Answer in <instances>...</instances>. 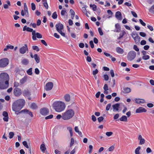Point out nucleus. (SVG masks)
Listing matches in <instances>:
<instances>
[{
    "label": "nucleus",
    "instance_id": "nucleus-1",
    "mask_svg": "<svg viewBox=\"0 0 154 154\" xmlns=\"http://www.w3.org/2000/svg\"><path fill=\"white\" fill-rule=\"evenodd\" d=\"M25 100L23 99L17 100L14 102L12 105V110L15 112H19L25 105Z\"/></svg>",
    "mask_w": 154,
    "mask_h": 154
},
{
    "label": "nucleus",
    "instance_id": "nucleus-2",
    "mask_svg": "<svg viewBox=\"0 0 154 154\" xmlns=\"http://www.w3.org/2000/svg\"><path fill=\"white\" fill-rule=\"evenodd\" d=\"M54 109L58 112H61L65 109L66 105L65 103L61 101H57L53 104Z\"/></svg>",
    "mask_w": 154,
    "mask_h": 154
},
{
    "label": "nucleus",
    "instance_id": "nucleus-3",
    "mask_svg": "<svg viewBox=\"0 0 154 154\" xmlns=\"http://www.w3.org/2000/svg\"><path fill=\"white\" fill-rule=\"evenodd\" d=\"M75 114L74 111L72 109L67 110L63 113V119L68 120L72 118Z\"/></svg>",
    "mask_w": 154,
    "mask_h": 154
},
{
    "label": "nucleus",
    "instance_id": "nucleus-4",
    "mask_svg": "<svg viewBox=\"0 0 154 154\" xmlns=\"http://www.w3.org/2000/svg\"><path fill=\"white\" fill-rule=\"evenodd\" d=\"M9 77L8 74L6 73H2L0 74V83H5L8 87Z\"/></svg>",
    "mask_w": 154,
    "mask_h": 154
},
{
    "label": "nucleus",
    "instance_id": "nucleus-5",
    "mask_svg": "<svg viewBox=\"0 0 154 154\" xmlns=\"http://www.w3.org/2000/svg\"><path fill=\"white\" fill-rule=\"evenodd\" d=\"M9 63V60L7 58H3L0 60V67H5Z\"/></svg>",
    "mask_w": 154,
    "mask_h": 154
},
{
    "label": "nucleus",
    "instance_id": "nucleus-6",
    "mask_svg": "<svg viewBox=\"0 0 154 154\" xmlns=\"http://www.w3.org/2000/svg\"><path fill=\"white\" fill-rule=\"evenodd\" d=\"M136 56V53L134 51H131L128 53L127 58L128 60L131 61L135 58Z\"/></svg>",
    "mask_w": 154,
    "mask_h": 154
},
{
    "label": "nucleus",
    "instance_id": "nucleus-7",
    "mask_svg": "<svg viewBox=\"0 0 154 154\" xmlns=\"http://www.w3.org/2000/svg\"><path fill=\"white\" fill-rule=\"evenodd\" d=\"M13 93L15 96L19 97L22 94V92L20 88H15L14 89Z\"/></svg>",
    "mask_w": 154,
    "mask_h": 154
},
{
    "label": "nucleus",
    "instance_id": "nucleus-8",
    "mask_svg": "<svg viewBox=\"0 0 154 154\" xmlns=\"http://www.w3.org/2000/svg\"><path fill=\"white\" fill-rule=\"evenodd\" d=\"M53 84L51 82L47 83L45 87V89L46 91H49L51 90L53 87Z\"/></svg>",
    "mask_w": 154,
    "mask_h": 154
},
{
    "label": "nucleus",
    "instance_id": "nucleus-9",
    "mask_svg": "<svg viewBox=\"0 0 154 154\" xmlns=\"http://www.w3.org/2000/svg\"><path fill=\"white\" fill-rule=\"evenodd\" d=\"M26 51H28V47L26 44H25L24 46L22 47L20 49V52L22 54H25Z\"/></svg>",
    "mask_w": 154,
    "mask_h": 154
},
{
    "label": "nucleus",
    "instance_id": "nucleus-10",
    "mask_svg": "<svg viewBox=\"0 0 154 154\" xmlns=\"http://www.w3.org/2000/svg\"><path fill=\"white\" fill-rule=\"evenodd\" d=\"M49 112L48 109L46 108H43L40 110V113L44 116H46L48 114Z\"/></svg>",
    "mask_w": 154,
    "mask_h": 154
},
{
    "label": "nucleus",
    "instance_id": "nucleus-11",
    "mask_svg": "<svg viewBox=\"0 0 154 154\" xmlns=\"http://www.w3.org/2000/svg\"><path fill=\"white\" fill-rule=\"evenodd\" d=\"M55 27L56 28V29L58 32L59 31H61L63 29V25L60 23L56 24Z\"/></svg>",
    "mask_w": 154,
    "mask_h": 154
},
{
    "label": "nucleus",
    "instance_id": "nucleus-12",
    "mask_svg": "<svg viewBox=\"0 0 154 154\" xmlns=\"http://www.w3.org/2000/svg\"><path fill=\"white\" fill-rule=\"evenodd\" d=\"M2 115L5 117L3 118V119L5 122H7L8 121V114L6 111H4L3 112Z\"/></svg>",
    "mask_w": 154,
    "mask_h": 154
},
{
    "label": "nucleus",
    "instance_id": "nucleus-13",
    "mask_svg": "<svg viewBox=\"0 0 154 154\" xmlns=\"http://www.w3.org/2000/svg\"><path fill=\"white\" fill-rule=\"evenodd\" d=\"M147 110L144 108L140 107L138 108L136 110V113H141L143 112H146Z\"/></svg>",
    "mask_w": 154,
    "mask_h": 154
},
{
    "label": "nucleus",
    "instance_id": "nucleus-14",
    "mask_svg": "<svg viewBox=\"0 0 154 154\" xmlns=\"http://www.w3.org/2000/svg\"><path fill=\"white\" fill-rule=\"evenodd\" d=\"M120 105L119 103H117L112 105V107L113 108V111H119V108Z\"/></svg>",
    "mask_w": 154,
    "mask_h": 154
},
{
    "label": "nucleus",
    "instance_id": "nucleus-15",
    "mask_svg": "<svg viewBox=\"0 0 154 154\" xmlns=\"http://www.w3.org/2000/svg\"><path fill=\"white\" fill-rule=\"evenodd\" d=\"M115 16L116 18L119 20H121L122 19V14L120 11H117L115 14Z\"/></svg>",
    "mask_w": 154,
    "mask_h": 154
},
{
    "label": "nucleus",
    "instance_id": "nucleus-16",
    "mask_svg": "<svg viewBox=\"0 0 154 154\" xmlns=\"http://www.w3.org/2000/svg\"><path fill=\"white\" fill-rule=\"evenodd\" d=\"M23 94L24 96H29L30 92L28 89H25L23 91Z\"/></svg>",
    "mask_w": 154,
    "mask_h": 154
},
{
    "label": "nucleus",
    "instance_id": "nucleus-17",
    "mask_svg": "<svg viewBox=\"0 0 154 154\" xmlns=\"http://www.w3.org/2000/svg\"><path fill=\"white\" fill-rule=\"evenodd\" d=\"M136 103H144L145 101L144 99H136L135 100Z\"/></svg>",
    "mask_w": 154,
    "mask_h": 154
},
{
    "label": "nucleus",
    "instance_id": "nucleus-18",
    "mask_svg": "<svg viewBox=\"0 0 154 154\" xmlns=\"http://www.w3.org/2000/svg\"><path fill=\"white\" fill-rule=\"evenodd\" d=\"M133 39L136 44H138L139 43L140 41V37L138 35L135 36Z\"/></svg>",
    "mask_w": 154,
    "mask_h": 154
},
{
    "label": "nucleus",
    "instance_id": "nucleus-19",
    "mask_svg": "<svg viewBox=\"0 0 154 154\" xmlns=\"http://www.w3.org/2000/svg\"><path fill=\"white\" fill-rule=\"evenodd\" d=\"M116 29L114 31L116 32H119L121 30V27L119 23H117L115 25Z\"/></svg>",
    "mask_w": 154,
    "mask_h": 154
},
{
    "label": "nucleus",
    "instance_id": "nucleus-20",
    "mask_svg": "<svg viewBox=\"0 0 154 154\" xmlns=\"http://www.w3.org/2000/svg\"><path fill=\"white\" fill-rule=\"evenodd\" d=\"M64 98L65 100L67 102H69L70 100V96L68 94H65L64 97Z\"/></svg>",
    "mask_w": 154,
    "mask_h": 154
},
{
    "label": "nucleus",
    "instance_id": "nucleus-21",
    "mask_svg": "<svg viewBox=\"0 0 154 154\" xmlns=\"http://www.w3.org/2000/svg\"><path fill=\"white\" fill-rule=\"evenodd\" d=\"M116 52L118 53L122 54L124 53L123 49L120 47H117L116 48Z\"/></svg>",
    "mask_w": 154,
    "mask_h": 154
},
{
    "label": "nucleus",
    "instance_id": "nucleus-22",
    "mask_svg": "<svg viewBox=\"0 0 154 154\" xmlns=\"http://www.w3.org/2000/svg\"><path fill=\"white\" fill-rule=\"evenodd\" d=\"M119 120L121 121L125 122H126L128 120L127 116L124 115L122 116L119 119Z\"/></svg>",
    "mask_w": 154,
    "mask_h": 154
},
{
    "label": "nucleus",
    "instance_id": "nucleus-23",
    "mask_svg": "<svg viewBox=\"0 0 154 154\" xmlns=\"http://www.w3.org/2000/svg\"><path fill=\"white\" fill-rule=\"evenodd\" d=\"M32 29L30 28L29 27H27L26 26H24L23 29V31H25L26 30L27 32H32Z\"/></svg>",
    "mask_w": 154,
    "mask_h": 154
},
{
    "label": "nucleus",
    "instance_id": "nucleus-24",
    "mask_svg": "<svg viewBox=\"0 0 154 154\" xmlns=\"http://www.w3.org/2000/svg\"><path fill=\"white\" fill-rule=\"evenodd\" d=\"M34 58L37 63H38L40 62V57L37 54H34Z\"/></svg>",
    "mask_w": 154,
    "mask_h": 154
},
{
    "label": "nucleus",
    "instance_id": "nucleus-25",
    "mask_svg": "<svg viewBox=\"0 0 154 154\" xmlns=\"http://www.w3.org/2000/svg\"><path fill=\"white\" fill-rule=\"evenodd\" d=\"M124 91L123 92L125 93H129L131 92V89L129 88L126 87L124 88Z\"/></svg>",
    "mask_w": 154,
    "mask_h": 154
},
{
    "label": "nucleus",
    "instance_id": "nucleus-26",
    "mask_svg": "<svg viewBox=\"0 0 154 154\" xmlns=\"http://www.w3.org/2000/svg\"><path fill=\"white\" fill-rule=\"evenodd\" d=\"M21 62L24 65H27L29 63V60L26 59H23Z\"/></svg>",
    "mask_w": 154,
    "mask_h": 154
},
{
    "label": "nucleus",
    "instance_id": "nucleus-27",
    "mask_svg": "<svg viewBox=\"0 0 154 154\" xmlns=\"http://www.w3.org/2000/svg\"><path fill=\"white\" fill-rule=\"evenodd\" d=\"M27 76H25L20 81V83L23 84L27 80Z\"/></svg>",
    "mask_w": 154,
    "mask_h": 154
},
{
    "label": "nucleus",
    "instance_id": "nucleus-28",
    "mask_svg": "<svg viewBox=\"0 0 154 154\" xmlns=\"http://www.w3.org/2000/svg\"><path fill=\"white\" fill-rule=\"evenodd\" d=\"M125 34L126 33L124 31H122V33L119 34V36L118 38V39H119L122 38Z\"/></svg>",
    "mask_w": 154,
    "mask_h": 154
},
{
    "label": "nucleus",
    "instance_id": "nucleus-29",
    "mask_svg": "<svg viewBox=\"0 0 154 154\" xmlns=\"http://www.w3.org/2000/svg\"><path fill=\"white\" fill-rule=\"evenodd\" d=\"M14 46L12 45H7L6 47V48H5L4 49V51H7L8 49H12L14 48Z\"/></svg>",
    "mask_w": 154,
    "mask_h": 154
},
{
    "label": "nucleus",
    "instance_id": "nucleus-30",
    "mask_svg": "<svg viewBox=\"0 0 154 154\" xmlns=\"http://www.w3.org/2000/svg\"><path fill=\"white\" fill-rule=\"evenodd\" d=\"M40 149L43 152H44L46 148L45 147V145L43 144H42L40 146Z\"/></svg>",
    "mask_w": 154,
    "mask_h": 154
},
{
    "label": "nucleus",
    "instance_id": "nucleus-31",
    "mask_svg": "<svg viewBox=\"0 0 154 154\" xmlns=\"http://www.w3.org/2000/svg\"><path fill=\"white\" fill-rule=\"evenodd\" d=\"M32 68H31L27 71L26 72L27 74L29 75H32Z\"/></svg>",
    "mask_w": 154,
    "mask_h": 154
},
{
    "label": "nucleus",
    "instance_id": "nucleus-32",
    "mask_svg": "<svg viewBox=\"0 0 154 154\" xmlns=\"http://www.w3.org/2000/svg\"><path fill=\"white\" fill-rule=\"evenodd\" d=\"M67 130L69 131L70 135L71 137H72L73 135L72 131V128L70 127H69L67 128Z\"/></svg>",
    "mask_w": 154,
    "mask_h": 154
},
{
    "label": "nucleus",
    "instance_id": "nucleus-33",
    "mask_svg": "<svg viewBox=\"0 0 154 154\" xmlns=\"http://www.w3.org/2000/svg\"><path fill=\"white\" fill-rule=\"evenodd\" d=\"M37 107V106L35 103H32L31 105V108L32 109H35Z\"/></svg>",
    "mask_w": 154,
    "mask_h": 154
},
{
    "label": "nucleus",
    "instance_id": "nucleus-34",
    "mask_svg": "<svg viewBox=\"0 0 154 154\" xmlns=\"http://www.w3.org/2000/svg\"><path fill=\"white\" fill-rule=\"evenodd\" d=\"M140 148V146H138L136 149L135 151V154H140L139 150Z\"/></svg>",
    "mask_w": 154,
    "mask_h": 154
},
{
    "label": "nucleus",
    "instance_id": "nucleus-35",
    "mask_svg": "<svg viewBox=\"0 0 154 154\" xmlns=\"http://www.w3.org/2000/svg\"><path fill=\"white\" fill-rule=\"evenodd\" d=\"M3 83H0V89H4L6 88H7L8 87H7H7H6L5 86H4L3 85Z\"/></svg>",
    "mask_w": 154,
    "mask_h": 154
},
{
    "label": "nucleus",
    "instance_id": "nucleus-36",
    "mask_svg": "<svg viewBox=\"0 0 154 154\" xmlns=\"http://www.w3.org/2000/svg\"><path fill=\"white\" fill-rule=\"evenodd\" d=\"M52 17L54 19H56L57 18V15L56 12H54L52 14Z\"/></svg>",
    "mask_w": 154,
    "mask_h": 154
},
{
    "label": "nucleus",
    "instance_id": "nucleus-37",
    "mask_svg": "<svg viewBox=\"0 0 154 154\" xmlns=\"http://www.w3.org/2000/svg\"><path fill=\"white\" fill-rule=\"evenodd\" d=\"M32 49L36 51H39V49L38 47L37 46H33L32 47Z\"/></svg>",
    "mask_w": 154,
    "mask_h": 154
},
{
    "label": "nucleus",
    "instance_id": "nucleus-38",
    "mask_svg": "<svg viewBox=\"0 0 154 154\" xmlns=\"http://www.w3.org/2000/svg\"><path fill=\"white\" fill-rule=\"evenodd\" d=\"M82 12L84 13H85V14H86V15L87 17H88V15L87 13V10H86L85 8L84 7H83L82 8Z\"/></svg>",
    "mask_w": 154,
    "mask_h": 154
},
{
    "label": "nucleus",
    "instance_id": "nucleus-39",
    "mask_svg": "<svg viewBox=\"0 0 154 154\" xmlns=\"http://www.w3.org/2000/svg\"><path fill=\"white\" fill-rule=\"evenodd\" d=\"M149 56L148 55L143 56L142 57V59L145 60H148L149 58Z\"/></svg>",
    "mask_w": 154,
    "mask_h": 154
},
{
    "label": "nucleus",
    "instance_id": "nucleus-40",
    "mask_svg": "<svg viewBox=\"0 0 154 154\" xmlns=\"http://www.w3.org/2000/svg\"><path fill=\"white\" fill-rule=\"evenodd\" d=\"M22 143L23 146L26 148H29V147L27 144V143L26 141H24Z\"/></svg>",
    "mask_w": 154,
    "mask_h": 154
},
{
    "label": "nucleus",
    "instance_id": "nucleus-41",
    "mask_svg": "<svg viewBox=\"0 0 154 154\" xmlns=\"http://www.w3.org/2000/svg\"><path fill=\"white\" fill-rule=\"evenodd\" d=\"M27 112H28V110H27V109H24L22 110L20 112H19V113H16L17 115V114H18V113H22V112H23V113H27Z\"/></svg>",
    "mask_w": 154,
    "mask_h": 154
},
{
    "label": "nucleus",
    "instance_id": "nucleus-42",
    "mask_svg": "<svg viewBox=\"0 0 154 154\" xmlns=\"http://www.w3.org/2000/svg\"><path fill=\"white\" fill-rule=\"evenodd\" d=\"M149 12L152 14H154V5L149 9Z\"/></svg>",
    "mask_w": 154,
    "mask_h": 154
},
{
    "label": "nucleus",
    "instance_id": "nucleus-43",
    "mask_svg": "<svg viewBox=\"0 0 154 154\" xmlns=\"http://www.w3.org/2000/svg\"><path fill=\"white\" fill-rule=\"evenodd\" d=\"M36 37L38 38H42V35L38 32H37L36 33Z\"/></svg>",
    "mask_w": 154,
    "mask_h": 154
},
{
    "label": "nucleus",
    "instance_id": "nucleus-44",
    "mask_svg": "<svg viewBox=\"0 0 154 154\" xmlns=\"http://www.w3.org/2000/svg\"><path fill=\"white\" fill-rule=\"evenodd\" d=\"M104 80L106 81H108L109 79V77L107 75H103Z\"/></svg>",
    "mask_w": 154,
    "mask_h": 154
},
{
    "label": "nucleus",
    "instance_id": "nucleus-45",
    "mask_svg": "<svg viewBox=\"0 0 154 154\" xmlns=\"http://www.w3.org/2000/svg\"><path fill=\"white\" fill-rule=\"evenodd\" d=\"M139 140H140L139 144L140 145H142V144H144L145 143V140L143 138L140 139Z\"/></svg>",
    "mask_w": 154,
    "mask_h": 154
},
{
    "label": "nucleus",
    "instance_id": "nucleus-46",
    "mask_svg": "<svg viewBox=\"0 0 154 154\" xmlns=\"http://www.w3.org/2000/svg\"><path fill=\"white\" fill-rule=\"evenodd\" d=\"M9 138L11 139L13 138L14 136V134L13 132H11L9 133Z\"/></svg>",
    "mask_w": 154,
    "mask_h": 154
},
{
    "label": "nucleus",
    "instance_id": "nucleus-47",
    "mask_svg": "<svg viewBox=\"0 0 154 154\" xmlns=\"http://www.w3.org/2000/svg\"><path fill=\"white\" fill-rule=\"evenodd\" d=\"M113 134V133L112 132H107L106 133V134L108 137H110Z\"/></svg>",
    "mask_w": 154,
    "mask_h": 154
},
{
    "label": "nucleus",
    "instance_id": "nucleus-48",
    "mask_svg": "<svg viewBox=\"0 0 154 154\" xmlns=\"http://www.w3.org/2000/svg\"><path fill=\"white\" fill-rule=\"evenodd\" d=\"M138 35V34L136 32H132L131 34V35L133 38L135 37V36H136Z\"/></svg>",
    "mask_w": 154,
    "mask_h": 154
},
{
    "label": "nucleus",
    "instance_id": "nucleus-49",
    "mask_svg": "<svg viewBox=\"0 0 154 154\" xmlns=\"http://www.w3.org/2000/svg\"><path fill=\"white\" fill-rule=\"evenodd\" d=\"M98 31L100 35H103V32L102 30L101 29L100 27L98 28Z\"/></svg>",
    "mask_w": 154,
    "mask_h": 154
},
{
    "label": "nucleus",
    "instance_id": "nucleus-50",
    "mask_svg": "<svg viewBox=\"0 0 154 154\" xmlns=\"http://www.w3.org/2000/svg\"><path fill=\"white\" fill-rule=\"evenodd\" d=\"M53 115L52 114H51V115H50L45 117V119H51L52 118H53Z\"/></svg>",
    "mask_w": 154,
    "mask_h": 154
},
{
    "label": "nucleus",
    "instance_id": "nucleus-51",
    "mask_svg": "<svg viewBox=\"0 0 154 154\" xmlns=\"http://www.w3.org/2000/svg\"><path fill=\"white\" fill-rule=\"evenodd\" d=\"M32 9V10L34 11L35 9V5L34 3H32L31 4Z\"/></svg>",
    "mask_w": 154,
    "mask_h": 154
},
{
    "label": "nucleus",
    "instance_id": "nucleus-52",
    "mask_svg": "<svg viewBox=\"0 0 154 154\" xmlns=\"http://www.w3.org/2000/svg\"><path fill=\"white\" fill-rule=\"evenodd\" d=\"M104 118L103 116H100L97 119V120L99 122H100L103 120Z\"/></svg>",
    "mask_w": 154,
    "mask_h": 154
},
{
    "label": "nucleus",
    "instance_id": "nucleus-53",
    "mask_svg": "<svg viewBox=\"0 0 154 154\" xmlns=\"http://www.w3.org/2000/svg\"><path fill=\"white\" fill-rule=\"evenodd\" d=\"M111 106V104L110 103H109L108 104L106 107V110L107 111H108L109 109Z\"/></svg>",
    "mask_w": 154,
    "mask_h": 154
},
{
    "label": "nucleus",
    "instance_id": "nucleus-54",
    "mask_svg": "<svg viewBox=\"0 0 154 154\" xmlns=\"http://www.w3.org/2000/svg\"><path fill=\"white\" fill-rule=\"evenodd\" d=\"M64 9H65V8ZM67 12L65 10H63L61 12V14L62 15H64Z\"/></svg>",
    "mask_w": 154,
    "mask_h": 154
},
{
    "label": "nucleus",
    "instance_id": "nucleus-55",
    "mask_svg": "<svg viewBox=\"0 0 154 154\" xmlns=\"http://www.w3.org/2000/svg\"><path fill=\"white\" fill-rule=\"evenodd\" d=\"M98 71L97 69H96L95 70H94L92 72V74L93 75H96L98 73Z\"/></svg>",
    "mask_w": 154,
    "mask_h": 154
},
{
    "label": "nucleus",
    "instance_id": "nucleus-56",
    "mask_svg": "<svg viewBox=\"0 0 154 154\" xmlns=\"http://www.w3.org/2000/svg\"><path fill=\"white\" fill-rule=\"evenodd\" d=\"M103 89L105 91H107L108 90V87L107 84H105L104 85V86L103 87Z\"/></svg>",
    "mask_w": 154,
    "mask_h": 154
},
{
    "label": "nucleus",
    "instance_id": "nucleus-57",
    "mask_svg": "<svg viewBox=\"0 0 154 154\" xmlns=\"http://www.w3.org/2000/svg\"><path fill=\"white\" fill-rule=\"evenodd\" d=\"M139 34L140 36L143 37H145L146 35V34L144 32H140L139 33Z\"/></svg>",
    "mask_w": 154,
    "mask_h": 154
},
{
    "label": "nucleus",
    "instance_id": "nucleus-58",
    "mask_svg": "<svg viewBox=\"0 0 154 154\" xmlns=\"http://www.w3.org/2000/svg\"><path fill=\"white\" fill-rule=\"evenodd\" d=\"M89 153L90 154L92 152V150L93 149V146L91 145H90L89 146Z\"/></svg>",
    "mask_w": 154,
    "mask_h": 154
},
{
    "label": "nucleus",
    "instance_id": "nucleus-59",
    "mask_svg": "<svg viewBox=\"0 0 154 154\" xmlns=\"http://www.w3.org/2000/svg\"><path fill=\"white\" fill-rule=\"evenodd\" d=\"M89 43L91 47V48H93L94 47V45L93 43V42L92 41H91L89 42Z\"/></svg>",
    "mask_w": 154,
    "mask_h": 154
},
{
    "label": "nucleus",
    "instance_id": "nucleus-60",
    "mask_svg": "<svg viewBox=\"0 0 154 154\" xmlns=\"http://www.w3.org/2000/svg\"><path fill=\"white\" fill-rule=\"evenodd\" d=\"M139 22L141 25L143 26H145L146 25V23L144 22L141 19L139 20Z\"/></svg>",
    "mask_w": 154,
    "mask_h": 154
},
{
    "label": "nucleus",
    "instance_id": "nucleus-61",
    "mask_svg": "<svg viewBox=\"0 0 154 154\" xmlns=\"http://www.w3.org/2000/svg\"><path fill=\"white\" fill-rule=\"evenodd\" d=\"M114 149V146H112L109 148L108 150L109 151H112Z\"/></svg>",
    "mask_w": 154,
    "mask_h": 154
},
{
    "label": "nucleus",
    "instance_id": "nucleus-62",
    "mask_svg": "<svg viewBox=\"0 0 154 154\" xmlns=\"http://www.w3.org/2000/svg\"><path fill=\"white\" fill-rule=\"evenodd\" d=\"M131 12L134 17H137V16L135 12L133 11H131Z\"/></svg>",
    "mask_w": 154,
    "mask_h": 154
},
{
    "label": "nucleus",
    "instance_id": "nucleus-63",
    "mask_svg": "<svg viewBox=\"0 0 154 154\" xmlns=\"http://www.w3.org/2000/svg\"><path fill=\"white\" fill-rule=\"evenodd\" d=\"M133 48L137 51H138L139 50V49L137 47V46L136 45H134V46Z\"/></svg>",
    "mask_w": 154,
    "mask_h": 154
},
{
    "label": "nucleus",
    "instance_id": "nucleus-64",
    "mask_svg": "<svg viewBox=\"0 0 154 154\" xmlns=\"http://www.w3.org/2000/svg\"><path fill=\"white\" fill-rule=\"evenodd\" d=\"M35 72L37 75H38L39 73V71L38 69L36 68L35 69Z\"/></svg>",
    "mask_w": 154,
    "mask_h": 154
}]
</instances>
